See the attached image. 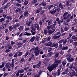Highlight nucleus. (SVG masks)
I'll return each mask as SVG.
<instances>
[{
	"mask_svg": "<svg viewBox=\"0 0 77 77\" xmlns=\"http://www.w3.org/2000/svg\"><path fill=\"white\" fill-rule=\"evenodd\" d=\"M67 42V39L66 38H65V39H63L59 40L58 42V43L60 44L58 46V50H59V49H61V50H62L63 46H62V44H63V45L64 46L66 44Z\"/></svg>",
	"mask_w": 77,
	"mask_h": 77,
	"instance_id": "f257e3e1",
	"label": "nucleus"
},
{
	"mask_svg": "<svg viewBox=\"0 0 77 77\" xmlns=\"http://www.w3.org/2000/svg\"><path fill=\"white\" fill-rule=\"evenodd\" d=\"M72 14H69L68 12H65L63 15V18L64 20H66L68 19V18H70V19H73L74 18V16H73V15H72Z\"/></svg>",
	"mask_w": 77,
	"mask_h": 77,
	"instance_id": "f03ea898",
	"label": "nucleus"
},
{
	"mask_svg": "<svg viewBox=\"0 0 77 77\" xmlns=\"http://www.w3.org/2000/svg\"><path fill=\"white\" fill-rule=\"evenodd\" d=\"M41 50L40 48L37 46L35 48V50L34 51V55L35 56H38L40 54Z\"/></svg>",
	"mask_w": 77,
	"mask_h": 77,
	"instance_id": "7ed1b4c3",
	"label": "nucleus"
},
{
	"mask_svg": "<svg viewBox=\"0 0 77 77\" xmlns=\"http://www.w3.org/2000/svg\"><path fill=\"white\" fill-rule=\"evenodd\" d=\"M31 29L35 31V30H38L39 29V25H38L37 23H35L34 26L31 28Z\"/></svg>",
	"mask_w": 77,
	"mask_h": 77,
	"instance_id": "20e7f679",
	"label": "nucleus"
},
{
	"mask_svg": "<svg viewBox=\"0 0 77 77\" xmlns=\"http://www.w3.org/2000/svg\"><path fill=\"white\" fill-rule=\"evenodd\" d=\"M6 20V23H9L10 22V21H12L13 20V17H12V16H7Z\"/></svg>",
	"mask_w": 77,
	"mask_h": 77,
	"instance_id": "39448f33",
	"label": "nucleus"
},
{
	"mask_svg": "<svg viewBox=\"0 0 77 77\" xmlns=\"http://www.w3.org/2000/svg\"><path fill=\"white\" fill-rule=\"evenodd\" d=\"M54 9L57 10V12H60V8L59 5L55 4L54 7Z\"/></svg>",
	"mask_w": 77,
	"mask_h": 77,
	"instance_id": "423d86ee",
	"label": "nucleus"
},
{
	"mask_svg": "<svg viewBox=\"0 0 77 77\" xmlns=\"http://www.w3.org/2000/svg\"><path fill=\"white\" fill-rule=\"evenodd\" d=\"M15 12L16 13H18V12H19V13H20V14H23V11H21V8L20 7L17 8L15 10Z\"/></svg>",
	"mask_w": 77,
	"mask_h": 77,
	"instance_id": "0eeeda50",
	"label": "nucleus"
},
{
	"mask_svg": "<svg viewBox=\"0 0 77 77\" xmlns=\"http://www.w3.org/2000/svg\"><path fill=\"white\" fill-rule=\"evenodd\" d=\"M75 71L72 70L71 71L70 73V77H75Z\"/></svg>",
	"mask_w": 77,
	"mask_h": 77,
	"instance_id": "6e6552de",
	"label": "nucleus"
},
{
	"mask_svg": "<svg viewBox=\"0 0 77 77\" xmlns=\"http://www.w3.org/2000/svg\"><path fill=\"white\" fill-rule=\"evenodd\" d=\"M59 45L57 43H56V42H54L52 43V46H50V47H55V48H57L58 47Z\"/></svg>",
	"mask_w": 77,
	"mask_h": 77,
	"instance_id": "1a4fd4ad",
	"label": "nucleus"
},
{
	"mask_svg": "<svg viewBox=\"0 0 77 77\" xmlns=\"http://www.w3.org/2000/svg\"><path fill=\"white\" fill-rule=\"evenodd\" d=\"M57 10L55 9L54 8H53V9L50 10V11H49L50 14H54L56 12Z\"/></svg>",
	"mask_w": 77,
	"mask_h": 77,
	"instance_id": "9d476101",
	"label": "nucleus"
},
{
	"mask_svg": "<svg viewBox=\"0 0 77 77\" xmlns=\"http://www.w3.org/2000/svg\"><path fill=\"white\" fill-rule=\"evenodd\" d=\"M42 64V61H39V63L36 65V68H39L41 66Z\"/></svg>",
	"mask_w": 77,
	"mask_h": 77,
	"instance_id": "9b49d317",
	"label": "nucleus"
},
{
	"mask_svg": "<svg viewBox=\"0 0 77 77\" xmlns=\"http://www.w3.org/2000/svg\"><path fill=\"white\" fill-rule=\"evenodd\" d=\"M60 36H61V34H60V35H58L57 36L55 35L53 36V38L54 39L56 40V39H59V38L60 37Z\"/></svg>",
	"mask_w": 77,
	"mask_h": 77,
	"instance_id": "f8f14e48",
	"label": "nucleus"
},
{
	"mask_svg": "<svg viewBox=\"0 0 77 77\" xmlns=\"http://www.w3.org/2000/svg\"><path fill=\"white\" fill-rule=\"evenodd\" d=\"M32 21H27L26 23V25L28 27H30V25L32 24Z\"/></svg>",
	"mask_w": 77,
	"mask_h": 77,
	"instance_id": "ddd939ff",
	"label": "nucleus"
},
{
	"mask_svg": "<svg viewBox=\"0 0 77 77\" xmlns=\"http://www.w3.org/2000/svg\"><path fill=\"white\" fill-rule=\"evenodd\" d=\"M66 20V22L65 24V25H68V24H69V23H69V22L71 21H72V20H73V19H71L70 18H68Z\"/></svg>",
	"mask_w": 77,
	"mask_h": 77,
	"instance_id": "4468645a",
	"label": "nucleus"
},
{
	"mask_svg": "<svg viewBox=\"0 0 77 77\" xmlns=\"http://www.w3.org/2000/svg\"><path fill=\"white\" fill-rule=\"evenodd\" d=\"M15 29L14 26H13V27H12V26H9V30L10 32H12V30H14Z\"/></svg>",
	"mask_w": 77,
	"mask_h": 77,
	"instance_id": "2eb2a0df",
	"label": "nucleus"
},
{
	"mask_svg": "<svg viewBox=\"0 0 77 77\" xmlns=\"http://www.w3.org/2000/svg\"><path fill=\"white\" fill-rule=\"evenodd\" d=\"M23 43H20V42L17 45V46H16V48L17 49H18L20 47H21Z\"/></svg>",
	"mask_w": 77,
	"mask_h": 77,
	"instance_id": "dca6fc26",
	"label": "nucleus"
},
{
	"mask_svg": "<svg viewBox=\"0 0 77 77\" xmlns=\"http://www.w3.org/2000/svg\"><path fill=\"white\" fill-rule=\"evenodd\" d=\"M71 3L70 0H67L66 2V5L67 6H71V4H69Z\"/></svg>",
	"mask_w": 77,
	"mask_h": 77,
	"instance_id": "f3484780",
	"label": "nucleus"
},
{
	"mask_svg": "<svg viewBox=\"0 0 77 77\" xmlns=\"http://www.w3.org/2000/svg\"><path fill=\"white\" fill-rule=\"evenodd\" d=\"M72 39L74 41H76L77 39V37H75V35H73L72 37Z\"/></svg>",
	"mask_w": 77,
	"mask_h": 77,
	"instance_id": "a211bd4d",
	"label": "nucleus"
},
{
	"mask_svg": "<svg viewBox=\"0 0 77 77\" xmlns=\"http://www.w3.org/2000/svg\"><path fill=\"white\" fill-rule=\"evenodd\" d=\"M54 63H56V64H60L61 63V60H56Z\"/></svg>",
	"mask_w": 77,
	"mask_h": 77,
	"instance_id": "6ab92c4d",
	"label": "nucleus"
},
{
	"mask_svg": "<svg viewBox=\"0 0 77 77\" xmlns=\"http://www.w3.org/2000/svg\"><path fill=\"white\" fill-rule=\"evenodd\" d=\"M52 42L50 41L48 42V43H46V45L47 46H50L51 47V46H52Z\"/></svg>",
	"mask_w": 77,
	"mask_h": 77,
	"instance_id": "aec40b11",
	"label": "nucleus"
},
{
	"mask_svg": "<svg viewBox=\"0 0 77 77\" xmlns=\"http://www.w3.org/2000/svg\"><path fill=\"white\" fill-rule=\"evenodd\" d=\"M59 66V64H56V63H53L52 65V66L54 68V69L56 68L57 66Z\"/></svg>",
	"mask_w": 77,
	"mask_h": 77,
	"instance_id": "412c9836",
	"label": "nucleus"
},
{
	"mask_svg": "<svg viewBox=\"0 0 77 77\" xmlns=\"http://www.w3.org/2000/svg\"><path fill=\"white\" fill-rule=\"evenodd\" d=\"M50 30L52 31L53 32H54L56 30V27H55V26H51Z\"/></svg>",
	"mask_w": 77,
	"mask_h": 77,
	"instance_id": "4be33fe9",
	"label": "nucleus"
},
{
	"mask_svg": "<svg viewBox=\"0 0 77 77\" xmlns=\"http://www.w3.org/2000/svg\"><path fill=\"white\" fill-rule=\"evenodd\" d=\"M10 45H11V44L9 43V42L8 41L7 43V45L5 47V49H7Z\"/></svg>",
	"mask_w": 77,
	"mask_h": 77,
	"instance_id": "5701e85b",
	"label": "nucleus"
},
{
	"mask_svg": "<svg viewBox=\"0 0 77 77\" xmlns=\"http://www.w3.org/2000/svg\"><path fill=\"white\" fill-rule=\"evenodd\" d=\"M68 49V46H63V47L62 51L63 50H66Z\"/></svg>",
	"mask_w": 77,
	"mask_h": 77,
	"instance_id": "b1692460",
	"label": "nucleus"
},
{
	"mask_svg": "<svg viewBox=\"0 0 77 77\" xmlns=\"http://www.w3.org/2000/svg\"><path fill=\"white\" fill-rule=\"evenodd\" d=\"M54 69V68H53V67H51V66H49L48 67V69L50 71H53Z\"/></svg>",
	"mask_w": 77,
	"mask_h": 77,
	"instance_id": "393cba45",
	"label": "nucleus"
},
{
	"mask_svg": "<svg viewBox=\"0 0 77 77\" xmlns=\"http://www.w3.org/2000/svg\"><path fill=\"white\" fill-rule=\"evenodd\" d=\"M6 25L5 24H2V26H1V29H5L6 27Z\"/></svg>",
	"mask_w": 77,
	"mask_h": 77,
	"instance_id": "a878e982",
	"label": "nucleus"
},
{
	"mask_svg": "<svg viewBox=\"0 0 77 77\" xmlns=\"http://www.w3.org/2000/svg\"><path fill=\"white\" fill-rule=\"evenodd\" d=\"M48 34H49V35H51L52 33H54V32H53V31H51V29H48Z\"/></svg>",
	"mask_w": 77,
	"mask_h": 77,
	"instance_id": "bb28decb",
	"label": "nucleus"
},
{
	"mask_svg": "<svg viewBox=\"0 0 77 77\" xmlns=\"http://www.w3.org/2000/svg\"><path fill=\"white\" fill-rule=\"evenodd\" d=\"M41 38V37L39 36V35H37L35 37V39H36V40H37V41H39V38Z\"/></svg>",
	"mask_w": 77,
	"mask_h": 77,
	"instance_id": "cd10ccee",
	"label": "nucleus"
},
{
	"mask_svg": "<svg viewBox=\"0 0 77 77\" xmlns=\"http://www.w3.org/2000/svg\"><path fill=\"white\" fill-rule=\"evenodd\" d=\"M29 51H27L26 52L25 54V55H24L25 57H26L27 55H29V54H30V52L29 53Z\"/></svg>",
	"mask_w": 77,
	"mask_h": 77,
	"instance_id": "c85d7f7f",
	"label": "nucleus"
},
{
	"mask_svg": "<svg viewBox=\"0 0 77 77\" xmlns=\"http://www.w3.org/2000/svg\"><path fill=\"white\" fill-rule=\"evenodd\" d=\"M65 72H66V74H68L70 75V73H71V71H69L68 69H67L65 70Z\"/></svg>",
	"mask_w": 77,
	"mask_h": 77,
	"instance_id": "c756f323",
	"label": "nucleus"
},
{
	"mask_svg": "<svg viewBox=\"0 0 77 77\" xmlns=\"http://www.w3.org/2000/svg\"><path fill=\"white\" fill-rule=\"evenodd\" d=\"M5 67L6 68V69H8V68H11V67L9 66V63H7L5 66Z\"/></svg>",
	"mask_w": 77,
	"mask_h": 77,
	"instance_id": "7c9ffc66",
	"label": "nucleus"
},
{
	"mask_svg": "<svg viewBox=\"0 0 77 77\" xmlns=\"http://www.w3.org/2000/svg\"><path fill=\"white\" fill-rule=\"evenodd\" d=\"M20 26V23H16V25H14V29H16L17 27H19Z\"/></svg>",
	"mask_w": 77,
	"mask_h": 77,
	"instance_id": "2f4dec72",
	"label": "nucleus"
},
{
	"mask_svg": "<svg viewBox=\"0 0 77 77\" xmlns=\"http://www.w3.org/2000/svg\"><path fill=\"white\" fill-rule=\"evenodd\" d=\"M23 62H26V60H24V58H22L20 60V63H23Z\"/></svg>",
	"mask_w": 77,
	"mask_h": 77,
	"instance_id": "473e14b6",
	"label": "nucleus"
},
{
	"mask_svg": "<svg viewBox=\"0 0 77 77\" xmlns=\"http://www.w3.org/2000/svg\"><path fill=\"white\" fill-rule=\"evenodd\" d=\"M59 7L61 8V9H63V5L61 3H59Z\"/></svg>",
	"mask_w": 77,
	"mask_h": 77,
	"instance_id": "72a5a7b5",
	"label": "nucleus"
},
{
	"mask_svg": "<svg viewBox=\"0 0 77 77\" xmlns=\"http://www.w3.org/2000/svg\"><path fill=\"white\" fill-rule=\"evenodd\" d=\"M18 29L20 30V31H21L24 29V27H23V26H21L18 28Z\"/></svg>",
	"mask_w": 77,
	"mask_h": 77,
	"instance_id": "f704fd0d",
	"label": "nucleus"
},
{
	"mask_svg": "<svg viewBox=\"0 0 77 77\" xmlns=\"http://www.w3.org/2000/svg\"><path fill=\"white\" fill-rule=\"evenodd\" d=\"M29 13V12H28V11H25L23 13V16L25 17Z\"/></svg>",
	"mask_w": 77,
	"mask_h": 77,
	"instance_id": "c9c22d12",
	"label": "nucleus"
},
{
	"mask_svg": "<svg viewBox=\"0 0 77 77\" xmlns=\"http://www.w3.org/2000/svg\"><path fill=\"white\" fill-rule=\"evenodd\" d=\"M53 54V52H50L48 53L47 54V57H50L51 56H52V54Z\"/></svg>",
	"mask_w": 77,
	"mask_h": 77,
	"instance_id": "e433bc0d",
	"label": "nucleus"
},
{
	"mask_svg": "<svg viewBox=\"0 0 77 77\" xmlns=\"http://www.w3.org/2000/svg\"><path fill=\"white\" fill-rule=\"evenodd\" d=\"M66 63H67L66 61L65 60L63 61L62 64V65H63V66H64V67H65V65L66 64Z\"/></svg>",
	"mask_w": 77,
	"mask_h": 77,
	"instance_id": "4c0bfd02",
	"label": "nucleus"
},
{
	"mask_svg": "<svg viewBox=\"0 0 77 77\" xmlns=\"http://www.w3.org/2000/svg\"><path fill=\"white\" fill-rule=\"evenodd\" d=\"M23 35H26V36H30V35H31V33L29 32H25V33L23 34Z\"/></svg>",
	"mask_w": 77,
	"mask_h": 77,
	"instance_id": "58836bf2",
	"label": "nucleus"
},
{
	"mask_svg": "<svg viewBox=\"0 0 77 77\" xmlns=\"http://www.w3.org/2000/svg\"><path fill=\"white\" fill-rule=\"evenodd\" d=\"M20 74H22V73H23L24 72V69H21L18 70Z\"/></svg>",
	"mask_w": 77,
	"mask_h": 77,
	"instance_id": "ea45409f",
	"label": "nucleus"
},
{
	"mask_svg": "<svg viewBox=\"0 0 77 77\" xmlns=\"http://www.w3.org/2000/svg\"><path fill=\"white\" fill-rule=\"evenodd\" d=\"M42 21L43 23H44V22L46 21V17H43L42 18Z\"/></svg>",
	"mask_w": 77,
	"mask_h": 77,
	"instance_id": "a19ab883",
	"label": "nucleus"
},
{
	"mask_svg": "<svg viewBox=\"0 0 77 77\" xmlns=\"http://www.w3.org/2000/svg\"><path fill=\"white\" fill-rule=\"evenodd\" d=\"M20 3L19 2L18 3L17 2L16 3V5L17 6H19V7H21V6H22V5L21 4H20Z\"/></svg>",
	"mask_w": 77,
	"mask_h": 77,
	"instance_id": "79ce46f5",
	"label": "nucleus"
},
{
	"mask_svg": "<svg viewBox=\"0 0 77 77\" xmlns=\"http://www.w3.org/2000/svg\"><path fill=\"white\" fill-rule=\"evenodd\" d=\"M35 37L33 36L32 38L30 39V41L31 42H33L35 41Z\"/></svg>",
	"mask_w": 77,
	"mask_h": 77,
	"instance_id": "37998d69",
	"label": "nucleus"
},
{
	"mask_svg": "<svg viewBox=\"0 0 77 77\" xmlns=\"http://www.w3.org/2000/svg\"><path fill=\"white\" fill-rule=\"evenodd\" d=\"M59 56V53H57L54 56L55 58H57V57H58Z\"/></svg>",
	"mask_w": 77,
	"mask_h": 77,
	"instance_id": "c03bdc74",
	"label": "nucleus"
},
{
	"mask_svg": "<svg viewBox=\"0 0 77 77\" xmlns=\"http://www.w3.org/2000/svg\"><path fill=\"white\" fill-rule=\"evenodd\" d=\"M42 5L43 6H45L46 5H47V3L44 1H43L42 3Z\"/></svg>",
	"mask_w": 77,
	"mask_h": 77,
	"instance_id": "a18cd8bd",
	"label": "nucleus"
},
{
	"mask_svg": "<svg viewBox=\"0 0 77 77\" xmlns=\"http://www.w3.org/2000/svg\"><path fill=\"white\" fill-rule=\"evenodd\" d=\"M50 60V58L49 57H47L45 59V61L46 62H48Z\"/></svg>",
	"mask_w": 77,
	"mask_h": 77,
	"instance_id": "49530a36",
	"label": "nucleus"
},
{
	"mask_svg": "<svg viewBox=\"0 0 77 77\" xmlns=\"http://www.w3.org/2000/svg\"><path fill=\"white\" fill-rule=\"evenodd\" d=\"M35 51V47H33L30 50V53H32V51Z\"/></svg>",
	"mask_w": 77,
	"mask_h": 77,
	"instance_id": "de8ad7c7",
	"label": "nucleus"
},
{
	"mask_svg": "<svg viewBox=\"0 0 77 77\" xmlns=\"http://www.w3.org/2000/svg\"><path fill=\"white\" fill-rule=\"evenodd\" d=\"M67 58H66L67 60H69L71 59V54H68L67 55Z\"/></svg>",
	"mask_w": 77,
	"mask_h": 77,
	"instance_id": "09e8293b",
	"label": "nucleus"
},
{
	"mask_svg": "<svg viewBox=\"0 0 77 77\" xmlns=\"http://www.w3.org/2000/svg\"><path fill=\"white\" fill-rule=\"evenodd\" d=\"M6 19L5 18H2L0 19V23H2V22L5 21Z\"/></svg>",
	"mask_w": 77,
	"mask_h": 77,
	"instance_id": "8fccbe9b",
	"label": "nucleus"
},
{
	"mask_svg": "<svg viewBox=\"0 0 77 77\" xmlns=\"http://www.w3.org/2000/svg\"><path fill=\"white\" fill-rule=\"evenodd\" d=\"M44 33L45 35H47L48 33V30L44 29Z\"/></svg>",
	"mask_w": 77,
	"mask_h": 77,
	"instance_id": "3c124183",
	"label": "nucleus"
},
{
	"mask_svg": "<svg viewBox=\"0 0 77 77\" xmlns=\"http://www.w3.org/2000/svg\"><path fill=\"white\" fill-rule=\"evenodd\" d=\"M37 2V0H34L33 1L31 2L32 5H34L35 3H36Z\"/></svg>",
	"mask_w": 77,
	"mask_h": 77,
	"instance_id": "603ef678",
	"label": "nucleus"
},
{
	"mask_svg": "<svg viewBox=\"0 0 77 77\" xmlns=\"http://www.w3.org/2000/svg\"><path fill=\"white\" fill-rule=\"evenodd\" d=\"M9 65V66H11L12 68H13L14 67V64H12V63H8Z\"/></svg>",
	"mask_w": 77,
	"mask_h": 77,
	"instance_id": "864d4df0",
	"label": "nucleus"
},
{
	"mask_svg": "<svg viewBox=\"0 0 77 77\" xmlns=\"http://www.w3.org/2000/svg\"><path fill=\"white\" fill-rule=\"evenodd\" d=\"M51 22H52V20H49L48 23V25H49L51 24Z\"/></svg>",
	"mask_w": 77,
	"mask_h": 77,
	"instance_id": "5fc2aeb1",
	"label": "nucleus"
},
{
	"mask_svg": "<svg viewBox=\"0 0 77 77\" xmlns=\"http://www.w3.org/2000/svg\"><path fill=\"white\" fill-rule=\"evenodd\" d=\"M35 19V17H32L31 18L29 19V21H34Z\"/></svg>",
	"mask_w": 77,
	"mask_h": 77,
	"instance_id": "6e6d98bb",
	"label": "nucleus"
},
{
	"mask_svg": "<svg viewBox=\"0 0 77 77\" xmlns=\"http://www.w3.org/2000/svg\"><path fill=\"white\" fill-rule=\"evenodd\" d=\"M19 20L18 19H16L15 20H13V22L14 23H17V22H18L19 21Z\"/></svg>",
	"mask_w": 77,
	"mask_h": 77,
	"instance_id": "4d7b16f0",
	"label": "nucleus"
},
{
	"mask_svg": "<svg viewBox=\"0 0 77 77\" xmlns=\"http://www.w3.org/2000/svg\"><path fill=\"white\" fill-rule=\"evenodd\" d=\"M74 60V59L72 58H71L69 60V62H73V61Z\"/></svg>",
	"mask_w": 77,
	"mask_h": 77,
	"instance_id": "13d9d810",
	"label": "nucleus"
},
{
	"mask_svg": "<svg viewBox=\"0 0 77 77\" xmlns=\"http://www.w3.org/2000/svg\"><path fill=\"white\" fill-rule=\"evenodd\" d=\"M6 49L5 51V53H9V52L10 51V49Z\"/></svg>",
	"mask_w": 77,
	"mask_h": 77,
	"instance_id": "bf43d9fd",
	"label": "nucleus"
},
{
	"mask_svg": "<svg viewBox=\"0 0 77 77\" xmlns=\"http://www.w3.org/2000/svg\"><path fill=\"white\" fill-rule=\"evenodd\" d=\"M45 12V10H43L42 11V10L40 12V14L41 15H42Z\"/></svg>",
	"mask_w": 77,
	"mask_h": 77,
	"instance_id": "052dcab7",
	"label": "nucleus"
},
{
	"mask_svg": "<svg viewBox=\"0 0 77 77\" xmlns=\"http://www.w3.org/2000/svg\"><path fill=\"white\" fill-rule=\"evenodd\" d=\"M51 26H48L47 27V28L48 30H50L51 29Z\"/></svg>",
	"mask_w": 77,
	"mask_h": 77,
	"instance_id": "680f3d73",
	"label": "nucleus"
},
{
	"mask_svg": "<svg viewBox=\"0 0 77 77\" xmlns=\"http://www.w3.org/2000/svg\"><path fill=\"white\" fill-rule=\"evenodd\" d=\"M22 55V52H19L18 54V56L20 57V56H21Z\"/></svg>",
	"mask_w": 77,
	"mask_h": 77,
	"instance_id": "e2e57ef3",
	"label": "nucleus"
},
{
	"mask_svg": "<svg viewBox=\"0 0 77 77\" xmlns=\"http://www.w3.org/2000/svg\"><path fill=\"white\" fill-rule=\"evenodd\" d=\"M68 29H69V27H65L64 28L65 31H67Z\"/></svg>",
	"mask_w": 77,
	"mask_h": 77,
	"instance_id": "0e129e2a",
	"label": "nucleus"
},
{
	"mask_svg": "<svg viewBox=\"0 0 77 77\" xmlns=\"http://www.w3.org/2000/svg\"><path fill=\"white\" fill-rule=\"evenodd\" d=\"M40 12V11L38 9H37L35 11L36 14H38V13H39Z\"/></svg>",
	"mask_w": 77,
	"mask_h": 77,
	"instance_id": "69168bd1",
	"label": "nucleus"
},
{
	"mask_svg": "<svg viewBox=\"0 0 77 77\" xmlns=\"http://www.w3.org/2000/svg\"><path fill=\"white\" fill-rule=\"evenodd\" d=\"M13 56V54H12V53H11L9 54L8 57H11V56Z\"/></svg>",
	"mask_w": 77,
	"mask_h": 77,
	"instance_id": "338daca9",
	"label": "nucleus"
},
{
	"mask_svg": "<svg viewBox=\"0 0 77 77\" xmlns=\"http://www.w3.org/2000/svg\"><path fill=\"white\" fill-rule=\"evenodd\" d=\"M56 21H57V23H58V22H60V20H59V18H57L56 19Z\"/></svg>",
	"mask_w": 77,
	"mask_h": 77,
	"instance_id": "774afa93",
	"label": "nucleus"
}]
</instances>
